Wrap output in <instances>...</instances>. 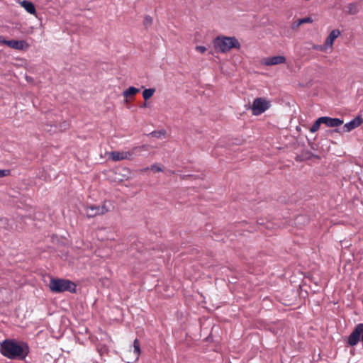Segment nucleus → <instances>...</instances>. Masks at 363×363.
<instances>
[{"label": "nucleus", "instance_id": "2eb2a0df", "mask_svg": "<svg viewBox=\"0 0 363 363\" xmlns=\"http://www.w3.org/2000/svg\"><path fill=\"white\" fill-rule=\"evenodd\" d=\"M347 12L350 15H354L359 11V4L357 2L350 3L347 6Z\"/></svg>", "mask_w": 363, "mask_h": 363}, {"label": "nucleus", "instance_id": "f03ea898", "mask_svg": "<svg viewBox=\"0 0 363 363\" xmlns=\"http://www.w3.org/2000/svg\"><path fill=\"white\" fill-rule=\"evenodd\" d=\"M213 44L215 50L220 53H226L233 48L239 50L241 47L235 36L218 35L213 39Z\"/></svg>", "mask_w": 363, "mask_h": 363}, {"label": "nucleus", "instance_id": "9d476101", "mask_svg": "<svg viewBox=\"0 0 363 363\" xmlns=\"http://www.w3.org/2000/svg\"><path fill=\"white\" fill-rule=\"evenodd\" d=\"M362 123L363 118L360 115H359L344 125V128H345V131L350 132L355 129L356 128L359 127Z\"/></svg>", "mask_w": 363, "mask_h": 363}, {"label": "nucleus", "instance_id": "9b49d317", "mask_svg": "<svg viewBox=\"0 0 363 363\" xmlns=\"http://www.w3.org/2000/svg\"><path fill=\"white\" fill-rule=\"evenodd\" d=\"M285 62L286 57L284 56L278 55L265 58L263 64L267 66H272L283 64Z\"/></svg>", "mask_w": 363, "mask_h": 363}, {"label": "nucleus", "instance_id": "ddd939ff", "mask_svg": "<svg viewBox=\"0 0 363 363\" xmlns=\"http://www.w3.org/2000/svg\"><path fill=\"white\" fill-rule=\"evenodd\" d=\"M21 4L28 13L30 14H35L36 9L33 2L27 0H23L21 1Z\"/></svg>", "mask_w": 363, "mask_h": 363}, {"label": "nucleus", "instance_id": "5701e85b", "mask_svg": "<svg viewBox=\"0 0 363 363\" xmlns=\"http://www.w3.org/2000/svg\"><path fill=\"white\" fill-rule=\"evenodd\" d=\"M97 351L101 356H103L104 354L108 353V347L106 345H101L97 347Z\"/></svg>", "mask_w": 363, "mask_h": 363}, {"label": "nucleus", "instance_id": "c9c22d12", "mask_svg": "<svg viewBox=\"0 0 363 363\" xmlns=\"http://www.w3.org/2000/svg\"><path fill=\"white\" fill-rule=\"evenodd\" d=\"M241 223H242H242H246V221H245V220H243Z\"/></svg>", "mask_w": 363, "mask_h": 363}, {"label": "nucleus", "instance_id": "1a4fd4ad", "mask_svg": "<svg viewBox=\"0 0 363 363\" xmlns=\"http://www.w3.org/2000/svg\"><path fill=\"white\" fill-rule=\"evenodd\" d=\"M133 153L130 152H118L113 151L110 153V157L113 161H119L122 160H130Z\"/></svg>", "mask_w": 363, "mask_h": 363}, {"label": "nucleus", "instance_id": "4468645a", "mask_svg": "<svg viewBox=\"0 0 363 363\" xmlns=\"http://www.w3.org/2000/svg\"><path fill=\"white\" fill-rule=\"evenodd\" d=\"M140 89L135 86H130L127 89L124 90L123 94L126 99L134 96L135 94L139 93Z\"/></svg>", "mask_w": 363, "mask_h": 363}, {"label": "nucleus", "instance_id": "6e6552de", "mask_svg": "<svg viewBox=\"0 0 363 363\" xmlns=\"http://www.w3.org/2000/svg\"><path fill=\"white\" fill-rule=\"evenodd\" d=\"M323 124L330 128H337L343 123V120L337 118L321 116Z\"/></svg>", "mask_w": 363, "mask_h": 363}, {"label": "nucleus", "instance_id": "7c9ffc66", "mask_svg": "<svg viewBox=\"0 0 363 363\" xmlns=\"http://www.w3.org/2000/svg\"><path fill=\"white\" fill-rule=\"evenodd\" d=\"M68 126L69 124L66 121H64L62 125H61V128H63L64 129H67Z\"/></svg>", "mask_w": 363, "mask_h": 363}, {"label": "nucleus", "instance_id": "473e14b6", "mask_svg": "<svg viewBox=\"0 0 363 363\" xmlns=\"http://www.w3.org/2000/svg\"><path fill=\"white\" fill-rule=\"evenodd\" d=\"M329 132H336V133H338L339 132V130L337 128H335V130H328Z\"/></svg>", "mask_w": 363, "mask_h": 363}, {"label": "nucleus", "instance_id": "f8f14e48", "mask_svg": "<svg viewBox=\"0 0 363 363\" xmlns=\"http://www.w3.org/2000/svg\"><path fill=\"white\" fill-rule=\"evenodd\" d=\"M340 35V31L338 29L333 30L329 35L327 37L325 45L332 47L335 40Z\"/></svg>", "mask_w": 363, "mask_h": 363}, {"label": "nucleus", "instance_id": "39448f33", "mask_svg": "<svg viewBox=\"0 0 363 363\" xmlns=\"http://www.w3.org/2000/svg\"><path fill=\"white\" fill-rule=\"evenodd\" d=\"M361 341L363 343V323L357 324L347 337V344L355 346Z\"/></svg>", "mask_w": 363, "mask_h": 363}, {"label": "nucleus", "instance_id": "dca6fc26", "mask_svg": "<svg viewBox=\"0 0 363 363\" xmlns=\"http://www.w3.org/2000/svg\"><path fill=\"white\" fill-rule=\"evenodd\" d=\"M155 88H149L145 89L143 91V97L145 101L149 100L155 94Z\"/></svg>", "mask_w": 363, "mask_h": 363}, {"label": "nucleus", "instance_id": "c756f323", "mask_svg": "<svg viewBox=\"0 0 363 363\" xmlns=\"http://www.w3.org/2000/svg\"><path fill=\"white\" fill-rule=\"evenodd\" d=\"M152 170L155 171V172H162V169L161 167H157V165L154 164L152 165Z\"/></svg>", "mask_w": 363, "mask_h": 363}, {"label": "nucleus", "instance_id": "bb28decb", "mask_svg": "<svg viewBox=\"0 0 363 363\" xmlns=\"http://www.w3.org/2000/svg\"><path fill=\"white\" fill-rule=\"evenodd\" d=\"M196 50L201 53H204L206 51V48L201 45H197L196 47Z\"/></svg>", "mask_w": 363, "mask_h": 363}, {"label": "nucleus", "instance_id": "aec40b11", "mask_svg": "<svg viewBox=\"0 0 363 363\" xmlns=\"http://www.w3.org/2000/svg\"><path fill=\"white\" fill-rule=\"evenodd\" d=\"M166 133L164 130H155L150 133V135L154 138H160L162 136H164Z\"/></svg>", "mask_w": 363, "mask_h": 363}, {"label": "nucleus", "instance_id": "6ab92c4d", "mask_svg": "<svg viewBox=\"0 0 363 363\" xmlns=\"http://www.w3.org/2000/svg\"><path fill=\"white\" fill-rule=\"evenodd\" d=\"M134 353L136 354L137 358L141 353L140 345L139 340L136 338L133 342Z\"/></svg>", "mask_w": 363, "mask_h": 363}, {"label": "nucleus", "instance_id": "4be33fe9", "mask_svg": "<svg viewBox=\"0 0 363 363\" xmlns=\"http://www.w3.org/2000/svg\"><path fill=\"white\" fill-rule=\"evenodd\" d=\"M312 158L320 159V157L318 155H317L313 154L311 151H306L305 155H304V159H306V160H311Z\"/></svg>", "mask_w": 363, "mask_h": 363}, {"label": "nucleus", "instance_id": "c85d7f7f", "mask_svg": "<svg viewBox=\"0 0 363 363\" xmlns=\"http://www.w3.org/2000/svg\"><path fill=\"white\" fill-rule=\"evenodd\" d=\"M301 25H302V23H299V19L296 21H294L293 23V25H292V28L293 29H296L298 27H299Z\"/></svg>", "mask_w": 363, "mask_h": 363}, {"label": "nucleus", "instance_id": "20e7f679", "mask_svg": "<svg viewBox=\"0 0 363 363\" xmlns=\"http://www.w3.org/2000/svg\"><path fill=\"white\" fill-rule=\"evenodd\" d=\"M270 106V101L264 98H256L250 106L252 113L254 116H259L267 111Z\"/></svg>", "mask_w": 363, "mask_h": 363}, {"label": "nucleus", "instance_id": "72a5a7b5", "mask_svg": "<svg viewBox=\"0 0 363 363\" xmlns=\"http://www.w3.org/2000/svg\"><path fill=\"white\" fill-rule=\"evenodd\" d=\"M256 230H257L256 228H253L252 230H248V231L250 232V233H252V232L256 231Z\"/></svg>", "mask_w": 363, "mask_h": 363}, {"label": "nucleus", "instance_id": "a878e982", "mask_svg": "<svg viewBox=\"0 0 363 363\" xmlns=\"http://www.w3.org/2000/svg\"><path fill=\"white\" fill-rule=\"evenodd\" d=\"M11 173L10 169H0V178L9 176Z\"/></svg>", "mask_w": 363, "mask_h": 363}, {"label": "nucleus", "instance_id": "f257e3e1", "mask_svg": "<svg viewBox=\"0 0 363 363\" xmlns=\"http://www.w3.org/2000/svg\"><path fill=\"white\" fill-rule=\"evenodd\" d=\"M0 353L9 359L24 361L30 353V347L24 341L5 339L0 343Z\"/></svg>", "mask_w": 363, "mask_h": 363}, {"label": "nucleus", "instance_id": "f3484780", "mask_svg": "<svg viewBox=\"0 0 363 363\" xmlns=\"http://www.w3.org/2000/svg\"><path fill=\"white\" fill-rule=\"evenodd\" d=\"M323 124V120L321 117H319L310 128V131L311 133H315L320 128V125Z\"/></svg>", "mask_w": 363, "mask_h": 363}, {"label": "nucleus", "instance_id": "423d86ee", "mask_svg": "<svg viewBox=\"0 0 363 363\" xmlns=\"http://www.w3.org/2000/svg\"><path fill=\"white\" fill-rule=\"evenodd\" d=\"M0 43L17 50H26L28 48V43L23 40H6L0 37Z\"/></svg>", "mask_w": 363, "mask_h": 363}, {"label": "nucleus", "instance_id": "0eeeda50", "mask_svg": "<svg viewBox=\"0 0 363 363\" xmlns=\"http://www.w3.org/2000/svg\"><path fill=\"white\" fill-rule=\"evenodd\" d=\"M86 214L88 218H94L99 215H104L108 212V208L105 204L89 205L86 207Z\"/></svg>", "mask_w": 363, "mask_h": 363}, {"label": "nucleus", "instance_id": "2f4dec72", "mask_svg": "<svg viewBox=\"0 0 363 363\" xmlns=\"http://www.w3.org/2000/svg\"><path fill=\"white\" fill-rule=\"evenodd\" d=\"M147 106V103L145 101L141 105H140V108H145Z\"/></svg>", "mask_w": 363, "mask_h": 363}, {"label": "nucleus", "instance_id": "f704fd0d", "mask_svg": "<svg viewBox=\"0 0 363 363\" xmlns=\"http://www.w3.org/2000/svg\"><path fill=\"white\" fill-rule=\"evenodd\" d=\"M299 156H297L296 160V161H302V159H298Z\"/></svg>", "mask_w": 363, "mask_h": 363}, {"label": "nucleus", "instance_id": "412c9836", "mask_svg": "<svg viewBox=\"0 0 363 363\" xmlns=\"http://www.w3.org/2000/svg\"><path fill=\"white\" fill-rule=\"evenodd\" d=\"M153 19L151 16L147 15L145 16L143 20V25L147 28L150 27L152 23Z\"/></svg>", "mask_w": 363, "mask_h": 363}, {"label": "nucleus", "instance_id": "cd10ccee", "mask_svg": "<svg viewBox=\"0 0 363 363\" xmlns=\"http://www.w3.org/2000/svg\"><path fill=\"white\" fill-rule=\"evenodd\" d=\"M328 46H325V44L323 45H314L313 48L320 51L325 50Z\"/></svg>", "mask_w": 363, "mask_h": 363}, {"label": "nucleus", "instance_id": "a211bd4d", "mask_svg": "<svg viewBox=\"0 0 363 363\" xmlns=\"http://www.w3.org/2000/svg\"><path fill=\"white\" fill-rule=\"evenodd\" d=\"M272 223L266 222L264 223V219L259 218L256 222V225L257 228H260L262 226H264L267 229H270L272 228Z\"/></svg>", "mask_w": 363, "mask_h": 363}, {"label": "nucleus", "instance_id": "393cba45", "mask_svg": "<svg viewBox=\"0 0 363 363\" xmlns=\"http://www.w3.org/2000/svg\"><path fill=\"white\" fill-rule=\"evenodd\" d=\"M313 21V19L311 18V17H306V18H300L299 19V23H312Z\"/></svg>", "mask_w": 363, "mask_h": 363}, {"label": "nucleus", "instance_id": "7ed1b4c3", "mask_svg": "<svg viewBox=\"0 0 363 363\" xmlns=\"http://www.w3.org/2000/svg\"><path fill=\"white\" fill-rule=\"evenodd\" d=\"M51 292L55 294L68 291L69 293H76L77 285L71 280L60 278H50L48 284Z\"/></svg>", "mask_w": 363, "mask_h": 363}, {"label": "nucleus", "instance_id": "b1692460", "mask_svg": "<svg viewBox=\"0 0 363 363\" xmlns=\"http://www.w3.org/2000/svg\"><path fill=\"white\" fill-rule=\"evenodd\" d=\"M1 224L0 226L6 228V229H10L11 228V225L9 224V220L6 218H1L0 219Z\"/></svg>", "mask_w": 363, "mask_h": 363}]
</instances>
